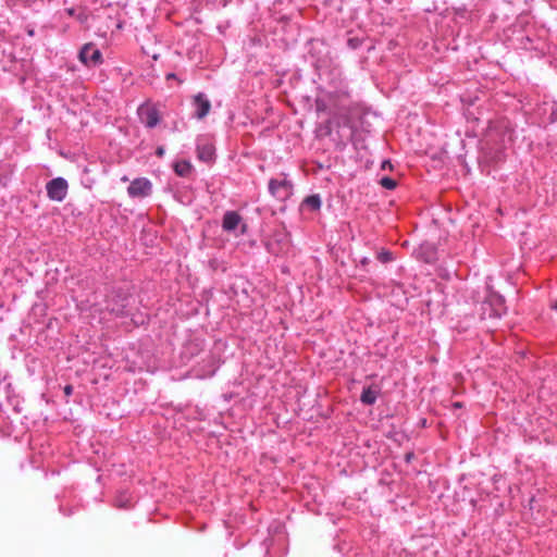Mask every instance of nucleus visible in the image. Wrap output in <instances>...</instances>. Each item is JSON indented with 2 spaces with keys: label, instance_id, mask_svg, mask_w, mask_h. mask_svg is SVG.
<instances>
[{
  "label": "nucleus",
  "instance_id": "obj_11",
  "mask_svg": "<svg viewBox=\"0 0 557 557\" xmlns=\"http://www.w3.org/2000/svg\"><path fill=\"white\" fill-rule=\"evenodd\" d=\"M483 150L485 157L493 163H499L505 160L506 145L504 140L499 145L492 146L488 139L485 141Z\"/></svg>",
  "mask_w": 557,
  "mask_h": 557
},
{
  "label": "nucleus",
  "instance_id": "obj_27",
  "mask_svg": "<svg viewBox=\"0 0 557 557\" xmlns=\"http://www.w3.org/2000/svg\"><path fill=\"white\" fill-rule=\"evenodd\" d=\"M163 153H164V149L162 147H159L157 149V154L161 157V156H163Z\"/></svg>",
  "mask_w": 557,
  "mask_h": 557
},
{
  "label": "nucleus",
  "instance_id": "obj_13",
  "mask_svg": "<svg viewBox=\"0 0 557 557\" xmlns=\"http://www.w3.org/2000/svg\"><path fill=\"white\" fill-rule=\"evenodd\" d=\"M380 393L381 388L377 385H370L368 387H363L362 393L360 395V401L363 405L372 406L376 403Z\"/></svg>",
  "mask_w": 557,
  "mask_h": 557
},
{
  "label": "nucleus",
  "instance_id": "obj_38",
  "mask_svg": "<svg viewBox=\"0 0 557 557\" xmlns=\"http://www.w3.org/2000/svg\"><path fill=\"white\" fill-rule=\"evenodd\" d=\"M553 308L557 310V304Z\"/></svg>",
  "mask_w": 557,
  "mask_h": 557
},
{
  "label": "nucleus",
  "instance_id": "obj_32",
  "mask_svg": "<svg viewBox=\"0 0 557 557\" xmlns=\"http://www.w3.org/2000/svg\"><path fill=\"white\" fill-rule=\"evenodd\" d=\"M388 165H391L389 161H383V165H382V166H383V169H384L385 166H388Z\"/></svg>",
  "mask_w": 557,
  "mask_h": 557
},
{
  "label": "nucleus",
  "instance_id": "obj_16",
  "mask_svg": "<svg viewBox=\"0 0 557 557\" xmlns=\"http://www.w3.org/2000/svg\"><path fill=\"white\" fill-rule=\"evenodd\" d=\"M114 506L120 509H128L133 506V497L127 491H122L116 495Z\"/></svg>",
  "mask_w": 557,
  "mask_h": 557
},
{
  "label": "nucleus",
  "instance_id": "obj_25",
  "mask_svg": "<svg viewBox=\"0 0 557 557\" xmlns=\"http://www.w3.org/2000/svg\"><path fill=\"white\" fill-rule=\"evenodd\" d=\"M370 263V259L368 257H363L361 260H360V264L362 267H366Z\"/></svg>",
  "mask_w": 557,
  "mask_h": 557
},
{
  "label": "nucleus",
  "instance_id": "obj_17",
  "mask_svg": "<svg viewBox=\"0 0 557 557\" xmlns=\"http://www.w3.org/2000/svg\"><path fill=\"white\" fill-rule=\"evenodd\" d=\"M544 111L546 112V108L548 107L549 109V116H548V121L549 123L554 124V123H557V101H550V102H547L545 101L544 103Z\"/></svg>",
  "mask_w": 557,
  "mask_h": 557
},
{
  "label": "nucleus",
  "instance_id": "obj_15",
  "mask_svg": "<svg viewBox=\"0 0 557 557\" xmlns=\"http://www.w3.org/2000/svg\"><path fill=\"white\" fill-rule=\"evenodd\" d=\"M321 206L322 200L319 194L307 196L301 202V208H308L312 212L319 211Z\"/></svg>",
  "mask_w": 557,
  "mask_h": 557
},
{
  "label": "nucleus",
  "instance_id": "obj_19",
  "mask_svg": "<svg viewBox=\"0 0 557 557\" xmlns=\"http://www.w3.org/2000/svg\"><path fill=\"white\" fill-rule=\"evenodd\" d=\"M380 184L382 187H384L385 189H388V190H393L396 188L397 186V183L394 178L392 177H388V176H384L380 180Z\"/></svg>",
  "mask_w": 557,
  "mask_h": 557
},
{
  "label": "nucleus",
  "instance_id": "obj_31",
  "mask_svg": "<svg viewBox=\"0 0 557 557\" xmlns=\"http://www.w3.org/2000/svg\"><path fill=\"white\" fill-rule=\"evenodd\" d=\"M388 165H391L389 161H383V165H382V166H383V169H384L385 166H388Z\"/></svg>",
  "mask_w": 557,
  "mask_h": 557
},
{
  "label": "nucleus",
  "instance_id": "obj_3",
  "mask_svg": "<svg viewBox=\"0 0 557 557\" xmlns=\"http://www.w3.org/2000/svg\"><path fill=\"white\" fill-rule=\"evenodd\" d=\"M220 364L221 360L218 356L214 354H207L206 357H203L201 361L191 369L193 376L201 380L211 377L215 374Z\"/></svg>",
  "mask_w": 557,
  "mask_h": 557
},
{
  "label": "nucleus",
  "instance_id": "obj_33",
  "mask_svg": "<svg viewBox=\"0 0 557 557\" xmlns=\"http://www.w3.org/2000/svg\"><path fill=\"white\" fill-rule=\"evenodd\" d=\"M385 4H392L394 0H382Z\"/></svg>",
  "mask_w": 557,
  "mask_h": 557
},
{
  "label": "nucleus",
  "instance_id": "obj_8",
  "mask_svg": "<svg viewBox=\"0 0 557 557\" xmlns=\"http://www.w3.org/2000/svg\"><path fill=\"white\" fill-rule=\"evenodd\" d=\"M67 190L69 184L63 177L52 178L46 184L47 196L52 201H63L66 198Z\"/></svg>",
  "mask_w": 557,
  "mask_h": 557
},
{
  "label": "nucleus",
  "instance_id": "obj_26",
  "mask_svg": "<svg viewBox=\"0 0 557 557\" xmlns=\"http://www.w3.org/2000/svg\"><path fill=\"white\" fill-rule=\"evenodd\" d=\"M325 134H326V135H330V134H331V126H330V122H327V124L325 125Z\"/></svg>",
  "mask_w": 557,
  "mask_h": 557
},
{
  "label": "nucleus",
  "instance_id": "obj_10",
  "mask_svg": "<svg viewBox=\"0 0 557 557\" xmlns=\"http://www.w3.org/2000/svg\"><path fill=\"white\" fill-rule=\"evenodd\" d=\"M191 106L194 108L193 116L197 120L205 119L211 110V102L203 92H198L193 97Z\"/></svg>",
  "mask_w": 557,
  "mask_h": 557
},
{
  "label": "nucleus",
  "instance_id": "obj_4",
  "mask_svg": "<svg viewBox=\"0 0 557 557\" xmlns=\"http://www.w3.org/2000/svg\"><path fill=\"white\" fill-rule=\"evenodd\" d=\"M283 178H270L268 183L269 194L280 201H284L293 194L294 184L287 180V174L282 173Z\"/></svg>",
  "mask_w": 557,
  "mask_h": 557
},
{
  "label": "nucleus",
  "instance_id": "obj_14",
  "mask_svg": "<svg viewBox=\"0 0 557 557\" xmlns=\"http://www.w3.org/2000/svg\"><path fill=\"white\" fill-rule=\"evenodd\" d=\"M173 170L180 177H188L191 174L193 165L188 160H180L174 162Z\"/></svg>",
  "mask_w": 557,
  "mask_h": 557
},
{
  "label": "nucleus",
  "instance_id": "obj_23",
  "mask_svg": "<svg viewBox=\"0 0 557 557\" xmlns=\"http://www.w3.org/2000/svg\"><path fill=\"white\" fill-rule=\"evenodd\" d=\"M166 81H170V79H177L180 83H183L182 79H178V77L176 76L175 73H168L166 76H165Z\"/></svg>",
  "mask_w": 557,
  "mask_h": 557
},
{
  "label": "nucleus",
  "instance_id": "obj_6",
  "mask_svg": "<svg viewBox=\"0 0 557 557\" xmlns=\"http://www.w3.org/2000/svg\"><path fill=\"white\" fill-rule=\"evenodd\" d=\"M78 59L87 67H97L103 63L102 52L94 42H87L79 49Z\"/></svg>",
  "mask_w": 557,
  "mask_h": 557
},
{
  "label": "nucleus",
  "instance_id": "obj_18",
  "mask_svg": "<svg viewBox=\"0 0 557 557\" xmlns=\"http://www.w3.org/2000/svg\"><path fill=\"white\" fill-rule=\"evenodd\" d=\"M376 259L382 263H388L394 260V256L389 250L382 249L376 253Z\"/></svg>",
  "mask_w": 557,
  "mask_h": 557
},
{
  "label": "nucleus",
  "instance_id": "obj_28",
  "mask_svg": "<svg viewBox=\"0 0 557 557\" xmlns=\"http://www.w3.org/2000/svg\"><path fill=\"white\" fill-rule=\"evenodd\" d=\"M348 44H349V46H351L352 48H355V47H356V41H355L354 39H349V40H348Z\"/></svg>",
  "mask_w": 557,
  "mask_h": 557
},
{
  "label": "nucleus",
  "instance_id": "obj_37",
  "mask_svg": "<svg viewBox=\"0 0 557 557\" xmlns=\"http://www.w3.org/2000/svg\"><path fill=\"white\" fill-rule=\"evenodd\" d=\"M342 94L343 96L348 97V94L346 91H343Z\"/></svg>",
  "mask_w": 557,
  "mask_h": 557
},
{
  "label": "nucleus",
  "instance_id": "obj_7",
  "mask_svg": "<svg viewBox=\"0 0 557 557\" xmlns=\"http://www.w3.org/2000/svg\"><path fill=\"white\" fill-rule=\"evenodd\" d=\"M197 158L206 163L215 160V147L213 141L207 135H200L196 139Z\"/></svg>",
  "mask_w": 557,
  "mask_h": 557
},
{
  "label": "nucleus",
  "instance_id": "obj_5",
  "mask_svg": "<svg viewBox=\"0 0 557 557\" xmlns=\"http://www.w3.org/2000/svg\"><path fill=\"white\" fill-rule=\"evenodd\" d=\"M128 300V295L122 290H112L106 300V309L116 317H126L128 314L126 311Z\"/></svg>",
  "mask_w": 557,
  "mask_h": 557
},
{
  "label": "nucleus",
  "instance_id": "obj_1",
  "mask_svg": "<svg viewBox=\"0 0 557 557\" xmlns=\"http://www.w3.org/2000/svg\"><path fill=\"white\" fill-rule=\"evenodd\" d=\"M160 102H153L150 99H147L138 106L136 113L139 122L146 128H154L161 122L162 116L160 113Z\"/></svg>",
  "mask_w": 557,
  "mask_h": 557
},
{
  "label": "nucleus",
  "instance_id": "obj_12",
  "mask_svg": "<svg viewBox=\"0 0 557 557\" xmlns=\"http://www.w3.org/2000/svg\"><path fill=\"white\" fill-rule=\"evenodd\" d=\"M243 222L242 215L234 210H228L223 214L222 228L225 232H234Z\"/></svg>",
  "mask_w": 557,
  "mask_h": 557
},
{
  "label": "nucleus",
  "instance_id": "obj_2",
  "mask_svg": "<svg viewBox=\"0 0 557 557\" xmlns=\"http://www.w3.org/2000/svg\"><path fill=\"white\" fill-rule=\"evenodd\" d=\"M481 311L482 319H499L507 311L505 298L497 293L488 294L481 304Z\"/></svg>",
  "mask_w": 557,
  "mask_h": 557
},
{
  "label": "nucleus",
  "instance_id": "obj_24",
  "mask_svg": "<svg viewBox=\"0 0 557 557\" xmlns=\"http://www.w3.org/2000/svg\"><path fill=\"white\" fill-rule=\"evenodd\" d=\"M413 457H414V454L412 451H409L405 455V461L409 463Z\"/></svg>",
  "mask_w": 557,
  "mask_h": 557
},
{
  "label": "nucleus",
  "instance_id": "obj_30",
  "mask_svg": "<svg viewBox=\"0 0 557 557\" xmlns=\"http://www.w3.org/2000/svg\"><path fill=\"white\" fill-rule=\"evenodd\" d=\"M246 228H247V225L245 223L242 224V231L240 233L242 234H245L246 233Z\"/></svg>",
  "mask_w": 557,
  "mask_h": 557
},
{
  "label": "nucleus",
  "instance_id": "obj_22",
  "mask_svg": "<svg viewBox=\"0 0 557 557\" xmlns=\"http://www.w3.org/2000/svg\"><path fill=\"white\" fill-rule=\"evenodd\" d=\"M65 12L69 16L76 17V14L78 13L75 8H67L65 9Z\"/></svg>",
  "mask_w": 557,
  "mask_h": 557
},
{
  "label": "nucleus",
  "instance_id": "obj_9",
  "mask_svg": "<svg viewBox=\"0 0 557 557\" xmlns=\"http://www.w3.org/2000/svg\"><path fill=\"white\" fill-rule=\"evenodd\" d=\"M152 194V183L147 177L134 178L128 187L127 195L133 199L147 198Z\"/></svg>",
  "mask_w": 557,
  "mask_h": 557
},
{
  "label": "nucleus",
  "instance_id": "obj_20",
  "mask_svg": "<svg viewBox=\"0 0 557 557\" xmlns=\"http://www.w3.org/2000/svg\"><path fill=\"white\" fill-rule=\"evenodd\" d=\"M81 24H86L87 21H88V14L84 11V10H81L78 11V13L76 14V17H75Z\"/></svg>",
  "mask_w": 557,
  "mask_h": 557
},
{
  "label": "nucleus",
  "instance_id": "obj_34",
  "mask_svg": "<svg viewBox=\"0 0 557 557\" xmlns=\"http://www.w3.org/2000/svg\"><path fill=\"white\" fill-rule=\"evenodd\" d=\"M121 181H122V182H127V181H128V177H127V176H123V177L121 178Z\"/></svg>",
  "mask_w": 557,
  "mask_h": 557
},
{
  "label": "nucleus",
  "instance_id": "obj_35",
  "mask_svg": "<svg viewBox=\"0 0 557 557\" xmlns=\"http://www.w3.org/2000/svg\"><path fill=\"white\" fill-rule=\"evenodd\" d=\"M455 407H456V408H459V407H461V404H460V403H456V404H455Z\"/></svg>",
  "mask_w": 557,
  "mask_h": 557
},
{
  "label": "nucleus",
  "instance_id": "obj_29",
  "mask_svg": "<svg viewBox=\"0 0 557 557\" xmlns=\"http://www.w3.org/2000/svg\"><path fill=\"white\" fill-rule=\"evenodd\" d=\"M348 44H349V46H351L352 48H355V47H356V41H355L354 39H349V40H348Z\"/></svg>",
  "mask_w": 557,
  "mask_h": 557
},
{
  "label": "nucleus",
  "instance_id": "obj_21",
  "mask_svg": "<svg viewBox=\"0 0 557 557\" xmlns=\"http://www.w3.org/2000/svg\"><path fill=\"white\" fill-rule=\"evenodd\" d=\"M63 392L66 397H70L73 394V386L70 384L65 385Z\"/></svg>",
  "mask_w": 557,
  "mask_h": 557
},
{
  "label": "nucleus",
  "instance_id": "obj_36",
  "mask_svg": "<svg viewBox=\"0 0 557 557\" xmlns=\"http://www.w3.org/2000/svg\"><path fill=\"white\" fill-rule=\"evenodd\" d=\"M28 35L33 36L34 35V30H29Z\"/></svg>",
  "mask_w": 557,
  "mask_h": 557
}]
</instances>
